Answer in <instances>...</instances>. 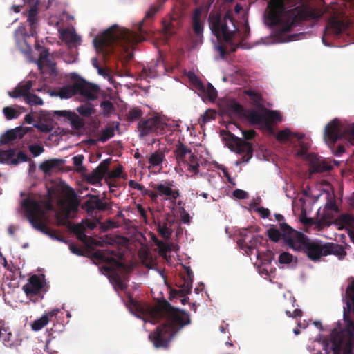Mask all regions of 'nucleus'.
<instances>
[{
  "instance_id": "obj_44",
  "label": "nucleus",
  "mask_w": 354,
  "mask_h": 354,
  "mask_svg": "<svg viewBox=\"0 0 354 354\" xmlns=\"http://www.w3.org/2000/svg\"><path fill=\"white\" fill-rule=\"evenodd\" d=\"M177 160H184L186 158H188L189 160V170L194 171L195 174L198 172L199 164L198 160L196 159L197 156H176Z\"/></svg>"
},
{
  "instance_id": "obj_16",
  "label": "nucleus",
  "mask_w": 354,
  "mask_h": 354,
  "mask_svg": "<svg viewBox=\"0 0 354 354\" xmlns=\"http://www.w3.org/2000/svg\"><path fill=\"white\" fill-rule=\"evenodd\" d=\"M185 274L182 275L181 281L178 285L180 289L172 290L171 292L174 297L181 298L180 301L183 305L186 304L189 301V297H186V295L191 292L194 278L193 272L189 267L185 268Z\"/></svg>"
},
{
  "instance_id": "obj_43",
  "label": "nucleus",
  "mask_w": 354,
  "mask_h": 354,
  "mask_svg": "<svg viewBox=\"0 0 354 354\" xmlns=\"http://www.w3.org/2000/svg\"><path fill=\"white\" fill-rule=\"evenodd\" d=\"M77 111L84 117H89L95 113V109L91 104H82L77 107Z\"/></svg>"
},
{
  "instance_id": "obj_56",
  "label": "nucleus",
  "mask_w": 354,
  "mask_h": 354,
  "mask_svg": "<svg viewBox=\"0 0 354 354\" xmlns=\"http://www.w3.org/2000/svg\"><path fill=\"white\" fill-rule=\"evenodd\" d=\"M165 156H149V163L151 166H159L163 162Z\"/></svg>"
},
{
  "instance_id": "obj_35",
  "label": "nucleus",
  "mask_w": 354,
  "mask_h": 354,
  "mask_svg": "<svg viewBox=\"0 0 354 354\" xmlns=\"http://www.w3.org/2000/svg\"><path fill=\"white\" fill-rule=\"evenodd\" d=\"M63 160L60 159H50L40 164L39 169L45 174H48L53 169L59 168Z\"/></svg>"
},
{
  "instance_id": "obj_34",
  "label": "nucleus",
  "mask_w": 354,
  "mask_h": 354,
  "mask_svg": "<svg viewBox=\"0 0 354 354\" xmlns=\"http://www.w3.org/2000/svg\"><path fill=\"white\" fill-rule=\"evenodd\" d=\"M197 87L198 91H201L210 101H214V100L216 98L217 91L210 83H208L207 86H205L200 82Z\"/></svg>"
},
{
  "instance_id": "obj_58",
  "label": "nucleus",
  "mask_w": 354,
  "mask_h": 354,
  "mask_svg": "<svg viewBox=\"0 0 354 354\" xmlns=\"http://www.w3.org/2000/svg\"><path fill=\"white\" fill-rule=\"evenodd\" d=\"M36 127L42 132L48 133L53 130V127L51 124L46 123H40L36 126Z\"/></svg>"
},
{
  "instance_id": "obj_63",
  "label": "nucleus",
  "mask_w": 354,
  "mask_h": 354,
  "mask_svg": "<svg viewBox=\"0 0 354 354\" xmlns=\"http://www.w3.org/2000/svg\"><path fill=\"white\" fill-rule=\"evenodd\" d=\"M216 48L217 51H218L221 58L225 59L227 55L225 46L222 44H219L218 46H216Z\"/></svg>"
},
{
  "instance_id": "obj_9",
  "label": "nucleus",
  "mask_w": 354,
  "mask_h": 354,
  "mask_svg": "<svg viewBox=\"0 0 354 354\" xmlns=\"http://www.w3.org/2000/svg\"><path fill=\"white\" fill-rule=\"evenodd\" d=\"M22 205L26 211L28 221L34 228L48 236L53 233V229L48 227L42 221L44 212L37 201L25 199L23 201Z\"/></svg>"
},
{
  "instance_id": "obj_20",
  "label": "nucleus",
  "mask_w": 354,
  "mask_h": 354,
  "mask_svg": "<svg viewBox=\"0 0 354 354\" xmlns=\"http://www.w3.org/2000/svg\"><path fill=\"white\" fill-rule=\"evenodd\" d=\"M111 162V158L104 160L96 169L93 170L91 173L84 175V178L86 182L91 185L100 183L105 177Z\"/></svg>"
},
{
  "instance_id": "obj_42",
  "label": "nucleus",
  "mask_w": 354,
  "mask_h": 354,
  "mask_svg": "<svg viewBox=\"0 0 354 354\" xmlns=\"http://www.w3.org/2000/svg\"><path fill=\"white\" fill-rule=\"evenodd\" d=\"M48 323V317L43 315L38 319L35 320L31 324V328L34 331H39L46 326Z\"/></svg>"
},
{
  "instance_id": "obj_52",
  "label": "nucleus",
  "mask_w": 354,
  "mask_h": 354,
  "mask_svg": "<svg viewBox=\"0 0 354 354\" xmlns=\"http://www.w3.org/2000/svg\"><path fill=\"white\" fill-rule=\"evenodd\" d=\"M342 224L352 227L354 225V217L350 214H343L339 217Z\"/></svg>"
},
{
  "instance_id": "obj_54",
  "label": "nucleus",
  "mask_w": 354,
  "mask_h": 354,
  "mask_svg": "<svg viewBox=\"0 0 354 354\" xmlns=\"http://www.w3.org/2000/svg\"><path fill=\"white\" fill-rule=\"evenodd\" d=\"M29 151L32 155H40L44 152V147L40 144H32L28 146Z\"/></svg>"
},
{
  "instance_id": "obj_3",
  "label": "nucleus",
  "mask_w": 354,
  "mask_h": 354,
  "mask_svg": "<svg viewBox=\"0 0 354 354\" xmlns=\"http://www.w3.org/2000/svg\"><path fill=\"white\" fill-rule=\"evenodd\" d=\"M153 321L165 319V323L158 326L149 335V339L156 348L165 347L173 336L183 326L190 323L189 315L184 310L173 307L167 301L162 300L148 309Z\"/></svg>"
},
{
  "instance_id": "obj_18",
  "label": "nucleus",
  "mask_w": 354,
  "mask_h": 354,
  "mask_svg": "<svg viewBox=\"0 0 354 354\" xmlns=\"http://www.w3.org/2000/svg\"><path fill=\"white\" fill-rule=\"evenodd\" d=\"M293 232H299L298 231L292 228L286 223L283 222L280 223V230L272 226L267 230V236L273 242L277 243L281 239L288 245L287 239L294 236Z\"/></svg>"
},
{
  "instance_id": "obj_30",
  "label": "nucleus",
  "mask_w": 354,
  "mask_h": 354,
  "mask_svg": "<svg viewBox=\"0 0 354 354\" xmlns=\"http://www.w3.org/2000/svg\"><path fill=\"white\" fill-rule=\"evenodd\" d=\"M122 172V167L120 165L116 166V167L112 170H109V167L108 168L107 173L105 176V181L108 185L111 192H113L114 191L113 187H116L115 184L112 182V180L120 178Z\"/></svg>"
},
{
  "instance_id": "obj_53",
  "label": "nucleus",
  "mask_w": 354,
  "mask_h": 354,
  "mask_svg": "<svg viewBox=\"0 0 354 354\" xmlns=\"http://www.w3.org/2000/svg\"><path fill=\"white\" fill-rule=\"evenodd\" d=\"M231 111L236 115H241L243 112V107L239 102L234 101L229 105Z\"/></svg>"
},
{
  "instance_id": "obj_23",
  "label": "nucleus",
  "mask_w": 354,
  "mask_h": 354,
  "mask_svg": "<svg viewBox=\"0 0 354 354\" xmlns=\"http://www.w3.org/2000/svg\"><path fill=\"white\" fill-rule=\"evenodd\" d=\"M42 288L43 283L40 277L34 274L29 277L28 283L23 286L22 289L27 297H32L37 295Z\"/></svg>"
},
{
  "instance_id": "obj_14",
  "label": "nucleus",
  "mask_w": 354,
  "mask_h": 354,
  "mask_svg": "<svg viewBox=\"0 0 354 354\" xmlns=\"http://www.w3.org/2000/svg\"><path fill=\"white\" fill-rule=\"evenodd\" d=\"M253 129L243 131V138H240L230 133V140L228 142L229 148L236 153H246L245 155H252L253 146L250 140L256 136Z\"/></svg>"
},
{
  "instance_id": "obj_36",
  "label": "nucleus",
  "mask_w": 354,
  "mask_h": 354,
  "mask_svg": "<svg viewBox=\"0 0 354 354\" xmlns=\"http://www.w3.org/2000/svg\"><path fill=\"white\" fill-rule=\"evenodd\" d=\"M30 156H0V163L17 165L20 162H28Z\"/></svg>"
},
{
  "instance_id": "obj_15",
  "label": "nucleus",
  "mask_w": 354,
  "mask_h": 354,
  "mask_svg": "<svg viewBox=\"0 0 354 354\" xmlns=\"http://www.w3.org/2000/svg\"><path fill=\"white\" fill-rule=\"evenodd\" d=\"M240 238L237 244L240 249L245 251L247 255L250 256L253 250L257 249L263 239L261 235H255L248 228L242 229L239 233Z\"/></svg>"
},
{
  "instance_id": "obj_19",
  "label": "nucleus",
  "mask_w": 354,
  "mask_h": 354,
  "mask_svg": "<svg viewBox=\"0 0 354 354\" xmlns=\"http://www.w3.org/2000/svg\"><path fill=\"white\" fill-rule=\"evenodd\" d=\"M76 87L78 88L77 94L88 100L97 99L100 91L97 84L88 82L82 77L77 79Z\"/></svg>"
},
{
  "instance_id": "obj_31",
  "label": "nucleus",
  "mask_w": 354,
  "mask_h": 354,
  "mask_svg": "<svg viewBox=\"0 0 354 354\" xmlns=\"http://www.w3.org/2000/svg\"><path fill=\"white\" fill-rule=\"evenodd\" d=\"M331 348L333 354H351L350 347L344 346L343 341L339 337H334L331 341Z\"/></svg>"
},
{
  "instance_id": "obj_62",
  "label": "nucleus",
  "mask_w": 354,
  "mask_h": 354,
  "mask_svg": "<svg viewBox=\"0 0 354 354\" xmlns=\"http://www.w3.org/2000/svg\"><path fill=\"white\" fill-rule=\"evenodd\" d=\"M129 185L131 188L136 189L140 191L142 193H143L145 189V187L142 184H140L133 180H129Z\"/></svg>"
},
{
  "instance_id": "obj_46",
  "label": "nucleus",
  "mask_w": 354,
  "mask_h": 354,
  "mask_svg": "<svg viewBox=\"0 0 354 354\" xmlns=\"http://www.w3.org/2000/svg\"><path fill=\"white\" fill-rule=\"evenodd\" d=\"M49 52L47 49H44L39 55V59L37 61V65L39 68H41L44 64L46 65L51 66L53 64L50 60L48 59Z\"/></svg>"
},
{
  "instance_id": "obj_48",
  "label": "nucleus",
  "mask_w": 354,
  "mask_h": 354,
  "mask_svg": "<svg viewBox=\"0 0 354 354\" xmlns=\"http://www.w3.org/2000/svg\"><path fill=\"white\" fill-rule=\"evenodd\" d=\"M3 113L7 120H12L18 118L19 115V112L11 106L4 107Z\"/></svg>"
},
{
  "instance_id": "obj_26",
  "label": "nucleus",
  "mask_w": 354,
  "mask_h": 354,
  "mask_svg": "<svg viewBox=\"0 0 354 354\" xmlns=\"http://www.w3.org/2000/svg\"><path fill=\"white\" fill-rule=\"evenodd\" d=\"M26 131L21 127L9 129L0 136V146L13 143L17 139H21Z\"/></svg>"
},
{
  "instance_id": "obj_25",
  "label": "nucleus",
  "mask_w": 354,
  "mask_h": 354,
  "mask_svg": "<svg viewBox=\"0 0 354 354\" xmlns=\"http://www.w3.org/2000/svg\"><path fill=\"white\" fill-rule=\"evenodd\" d=\"M348 27V24L346 22L333 18L328 21L325 31L326 34L337 37L340 35Z\"/></svg>"
},
{
  "instance_id": "obj_6",
  "label": "nucleus",
  "mask_w": 354,
  "mask_h": 354,
  "mask_svg": "<svg viewBox=\"0 0 354 354\" xmlns=\"http://www.w3.org/2000/svg\"><path fill=\"white\" fill-rule=\"evenodd\" d=\"M292 238L287 239L288 246L295 251L304 252L312 261H317L321 257L328 255L325 244L312 241L302 232H293Z\"/></svg>"
},
{
  "instance_id": "obj_60",
  "label": "nucleus",
  "mask_w": 354,
  "mask_h": 354,
  "mask_svg": "<svg viewBox=\"0 0 354 354\" xmlns=\"http://www.w3.org/2000/svg\"><path fill=\"white\" fill-rule=\"evenodd\" d=\"M129 304L131 307L135 308L138 311H143V308L142 305L139 304L137 301L134 300L132 297H130L129 299Z\"/></svg>"
},
{
  "instance_id": "obj_39",
  "label": "nucleus",
  "mask_w": 354,
  "mask_h": 354,
  "mask_svg": "<svg viewBox=\"0 0 354 354\" xmlns=\"http://www.w3.org/2000/svg\"><path fill=\"white\" fill-rule=\"evenodd\" d=\"M158 232L159 234L164 239H168L170 238L172 234V230L168 227L167 223L158 222L157 224Z\"/></svg>"
},
{
  "instance_id": "obj_24",
  "label": "nucleus",
  "mask_w": 354,
  "mask_h": 354,
  "mask_svg": "<svg viewBox=\"0 0 354 354\" xmlns=\"http://www.w3.org/2000/svg\"><path fill=\"white\" fill-rule=\"evenodd\" d=\"M151 187L156 189L159 196H165L168 198L176 201L179 196L180 193L178 189H172V184L169 181H165V183L151 184Z\"/></svg>"
},
{
  "instance_id": "obj_64",
  "label": "nucleus",
  "mask_w": 354,
  "mask_h": 354,
  "mask_svg": "<svg viewBox=\"0 0 354 354\" xmlns=\"http://www.w3.org/2000/svg\"><path fill=\"white\" fill-rule=\"evenodd\" d=\"M257 211L260 214L263 218H268L270 214V210L268 208H265L263 207H258Z\"/></svg>"
},
{
  "instance_id": "obj_4",
  "label": "nucleus",
  "mask_w": 354,
  "mask_h": 354,
  "mask_svg": "<svg viewBox=\"0 0 354 354\" xmlns=\"http://www.w3.org/2000/svg\"><path fill=\"white\" fill-rule=\"evenodd\" d=\"M324 140L334 155L346 152V147L354 146V123L346 124L333 119L325 127Z\"/></svg>"
},
{
  "instance_id": "obj_10",
  "label": "nucleus",
  "mask_w": 354,
  "mask_h": 354,
  "mask_svg": "<svg viewBox=\"0 0 354 354\" xmlns=\"http://www.w3.org/2000/svg\"><path fill=\"white\" fill-rule=\"evenodd\" d=\"M346 304L343 312L344 326L342 333L346 337L352 339L354 337V280L346 288Z\"/></svg>"
},
{
  "instance_id": "obj_17",
  "label": "nucleus",
  "mask_w": 354,
  "mask_h": 354,
  "mask_svg": "<svg viewBox=\"0 0 354 354\" xmlns=\"http://www.w3.org/2000/svg\"><path fill=\"white\" fill-rule=\"evenodd\" d=\"M82 207L91 217H97L98 213L111 209L109 203L103 201L98 196L91 194L87 196V199Z\"/></svg>"
},
{
  "instance_id": "obj_22",
  "label": "nucleus",
  "mask_w": 354,
  "mask_h": 354,
  "mask_svg": "<svg viewBox=\"0 0 354 354\" xmlns=\"http://www.w3.org/2000/svg\"><path fill=\"white\" fill-rule=\"evenodd\" d=\"M309 161V171L310 174L322 173L333 169L332 165L326 160L319 156H304Z\"/></svg>"
},
{
  "instance_id": "obj_61",
  "label": "nucleus",
  "mask_w": 354,
  "mask_h": 354,
  "mask_svg": "<svg viewBox=\"0 0 354 354\" xmlns=\"http://www.w3.org/2000/svg\"><path fill=\"white\" fill-rule=\"evenodd\" d=\"M69 249L72 253H73L76 255H78V256L84 255V251L74 243H71L69 245Z\"/></svg>"
},
{
  "instance_id": "obj_5",
  "label": "nucleus",
  "mask_w": 354,
  "mask_h": 354,
  "mask_svg": "<svg viewBox=\"0 0 354 354\" xmlns=\"http://www.w3.org/2000/svg\"><path fill=\"white\" fill-rule=\"evenodd\" d=\"M209 26L218 41H225L227 44H233V39L239 31L232 13L227 11L223 16L221 13L211 12L208 17Z\"/></svg>"
},
{
  "instance_id": "obj_49",
  "label": "nucleus",
  "mask_w": 354,
  "mask_h": 354,
  "mask_svg": "<svg viewBox=\"0 0 354 354\" xmlns=\"http://www.w3.org/2000/svg\"><path fill=\"white\" fill-rule=\"evenodd\" d=\"M114 128L113 127H107L102 130V135L100 136L101 141H106L114 136Z\"/></svg>"
},
{
  "instance_id": "obj_1",
  "label": "nucleus",
  "mask_w": 354,
  "mask_h": 354,
  "mask_svg": "<svg viewBox=\"0 0 354 354\" xmlns=\"http://www.w3.org/2000/svg\"><path fill=\"white\" fill-rule=\"evenodd\" d=\"M160 6L151 5L147 11L145 17L139 23L138 30L139 33L127 28H122L113 25L102 34L93 39V45L96 51L102 54L106 58L114 52L115 46H120L127 51L130 48L145 40V35L147 34L148 26L152 23L155 15L159 11Z\"/></svg>"
},
{
  "instance_id": "obj_47",
  "label": "nucleus",
  "mask_w": 354,
  "mask_h": 354,
  "mask_svg": "<svg viewBox=\"0 0 354 354\" xmlns=\"http://www.w3.org/2000/svg\"><path fill=\"white\" fill-rule=\"evenodd\" d=\"M26 103L30 105H42L44 104V102L41 98H40L39 96H37L35 94L31 93L30 92V94L26 97L25 100Z\"/></svg>"
},
{
  "instance_id": "obj_45",
  "label": "nucleus",
  "mask_w": 354,
  "mask_h": 354,
  "mask_svg": "<svg viewBox=\"0 0 354 354\" xmlns=\"http://www.w3.org/2000/svg\"><path fill=\"white\" fill-rule=\"evenodd\" d=\"M5 329L6 330V332H3V337L1 339H3V344L5 346L12 347L15 344L14 336L8 327H6Z\"/></svg>"
},
{
  "instance_id": "obj_7",
  "label": "nucleus",
  "mask_w": 354,
  "mask_h": 354,
  "mask_svg": "<svg viewBox=\"0 0 354 354\" xmlns=\"http://www.w3.org/2000/svg\"><path fill=\"white\" fill-rule=\"evenodd\" d=\"M276 138L279 142L292 145L295 149L294 155H317L310 151L311 140L302 133H292L286 129L279 131Z\"/></svg>"
},
{
  "instance_id": "obj_21",
  "label": "nucleus",
  "mask_w": 354,
  "mask_h": 354,
  "mask_svg": "<svg viewBox=\"0 0 354 354\" xmlns=\"http://www.w3.org/2000/svg\"><path fill=\"white\" fill-rule=\"evenodd\" d=\"M50 115L53 117H57L58 118H63L64 122L71 123L73 128L75 129H80L84 125V122L77 114L75 112L69 111H54Z\"/></svg>"
},
{
  "instance_id": "obj_11",
  "label": "nucleus",
  "mask_w": 354,
  "mask_h": 354,
  "mask_svg": "<svg viewBox=\"0 0 354 354\" xmlns=\"http://www.w3.org/2000/svg\"><path fill=\"white\" fill-rule=\"evenodd\" d=\"M247 118L252 124L260 125L268 131H272L274 123L282 120V115L279 111L267 109H264L261 112L255 109L248 110Z\"/></svg>"
},
{
  "instance_id": "obj_32",
  "label": "nucleus",
  "mask_w": 354,
  "mask_h": 354,
  "mask_svg": "<svg viewBox=\"0 0 354 354\" xmlns=\"http://www.w3.org/2000/svg\"><path fill=\"white\" fill-rule=\"evenodd\" d=\"M27 21L30 26V34L33 35L38 24V9L37 6H32L29 9Z\"/></svg>"
},
{
  "instance_id": "obj_40",
  "label": "nucleus",
  "mask_w": 354,
  "mask_h": 354,
  "mask_svg": "<svg viewBox=\"0 0 354 354\" xmlns=\"http://www.w3.org/2000/svg\"><path fill=\"white\" fill-rule=\"evenodd\" d=\"M279 262L280 264H290L294 262L295 266L297 263V259L289 252H283L279 256Z\"/></svg>"
},
{
  "instance_id": "obj_41",
  "label": "nucleus",
  "mask_w": 354,
  "mask_h": 354,
  "mask_svg": "<svg viewBox=\"0 0 354 354\" xmlns=\"http://www.w3.org/2000/svg\"><path fill=\"white\" fill-rule=\"evenodd\" d=\"M143 112L138 107L131 109L127 114V120L129 122H134L142 117Z\"/></svg>"
},
{
  "instance_id": "obj_8",
  "label": "nucleus",
  "mask_w": 354,
  "mask_h": 354,
  "mask_svg": "<svg viewBox=\"0 0 354 354\" xmlns=\"http://www.w3.org/2000/svg\"><path fill=\"white\" fill-rule=\"evenodd\" d=\"M22 205L26 211L28 221L34 228L48 236L53 233V229L48 227L42 221L44 212L37 201L25 199L23 201Z\"/></svg>"
},
{
  "instance_id": "obj_33",
  "label": "nucleus",
  "mask_w": 354,
  "mask_h": 354,
  "mask_svg": "<svg viewBox=\"0 0 354 354\" xmlns=\"http://www.w3.org/2000/svg\"><path fill=\"white\" fill-rule=\"evenodd\" d=\"M77 86V81L73 84L64 86L59 88L57 95L62 99H68L75 95H77L78 88Z\"/></svg>"
},
{
  "instance_id": "obj_2",
  "label": "nucleus",
  "mask_w": 354,
  "mask_h": 354,
  "mask_svg": "<svg viewBox=\"0 0 354 354\" xmlns=\"http://www.w3.org/2000/svg\"><path fill=\"white\" fill-rule=\"evenodd\" d=\"M300 2L301 0H271L268 19L272 26H280L276 31L277 36L291 32L305 21L319 19L324 15L322 10L308 4L297 6Z\"/></svg>"
},
{
  "instance_id": "obj_13",
  "label": "nucleus",
  "mask_w": 354,
  "mask_h": 354,
  "mask_svg": "<svg viewBox=\"0 0 354 354\" xmlns=\"http://www.w3.org/2000/svg\"><path fill=\"white\" fill-rule=\"evenodd\" d=\"M168 125L163 120L154 115L147 119L142 118L138 124V131L140 136H147L153 134H163L168 129Z\"/></svg>"
},
{
  "instance_id": "obj_28",
  "label": "nucleus",
  "mask_w": 354,
  "mask_h": 354,
  "mask_svg": "<svg viewBox=\"0 0 354 354\" xmlns=\"http://www.w3.org/2000/svg\"><path fill=\"white\" fill-rule=\"evenodd\" d=\"M202 10L201 8H196L192 16V28L196 36L201 38L203 37L204 24L201 20Z\"/></svg>"
},
{
  "instance_id": "obj_12",
  "label": "nucleus",
  "mask_w": 354,
  "mask_h": 354,
  "mask_svg": "<svg viewBox=\"0 0 354 354\" xmlns=\"http://www.w3.org/2000/svg\"><path fill=\"white\" fill-rule=\"evenodd\" d=\"M117 256V252L111 250H98L93 254V258L96 260L109 264L104 266L103 268L111 274L110 281L114 286L118 283V281L122 279L115 269L121 267V263L115 259Z\"/></svg>"
},
{
  "instance_id": "obj_37",
  "label": "nucleus",
  "mask_w": 354,
  "mask_h": 354,
  "mask_svg": "<svg viewBox=\"0 0 354 354\" xmlns=\"http://www.w3.org/2000/svg\"><path fill=\"white\" fill-rule=\"evenodd\" d=\"M326 247L328 250V254H333L339 257H344L346 254L344 248L340 245L328 243H326Z\"/></svg>"
},
{
  "instance_id": "obj_29",
  "label": "nucleus",
  "mask_w": 354,
  "mask_h": 354,
  "mask_svg": "<svg viewBox=\"0 0 354 354\" xmlns=\"http://www.w3.org/2000/svg\"><path fill=\"white\" fill-rule=\"evenodd\" d=\"M59 32L60 39L66 44L78 45L81 44V37L77 35L75 31L71 30L69 29H63L60 30Z\"/></svg>"
},
{
  "instance_id": "obj_51",
  "label": "nucleus",
  "mask_w": 354,
  "mask_h": 354,
  "mask_svg": "<svg viewBox=\"0 0 354 354\" xmlns=\"http://www.w3.org/2000/svg\"><path fill=\"white\" fill-rule=\"evenodd\" d=\"M100 106L105 115L109 114L114 111V106L113 103L109 100L102 101L100 104Z\"/></svg>"
},
{
  "instance_id": "obj_55",
  "label": "nucleus",
  "mask_w": 354,
  "mask_h": 354,
  "mask_svg": "<svg viewBox=\"0 0 354 354\" xmlns=\"http://www.w3.org/2000/svg\"><path fill=\"white\" fill-rule=\"evenodd\" d=\"M73 163L77 167L76 171L77 172H82L85 170V168L82 166V161L84 156H73Z\"/></svg>"
},
{
  "instance_id": "obj_57",
  "label": "nucleus",
  "mask_w": 354,
  "mask_h": 354,
  "mask_svg": "<svg viewBox=\"0 0 354 354\" xmlns=\"http://www.w3.org/2000/svg\"><path fill=\"white\" fill-rule=\"evenodd\" d=\"M233 196L238 199H245L248 197V194L244 190L236 189L233 191Z\"/></svg>"
},
{
  "instance_id": "obj_27",
  "label": "nucleus",
  "mask_w": 354,
  "mask_h": 354,
  "mask_svg": "<svg viewBox=\"0 0 354 354\" xmlns=\"http://www.w3.org/2000/svg\"><path fill=\"white\" fill-rule=\"evenodd\" d=\"M32 87V82L28 80L25 82L19 83L14 89L8 92V95L12 98L26 97L30 94V91Z\"/></svg>"
},
{
  "instance_id": "obj_59",
  "label": "nucleus",
  "mask_w": 354,
  "mask_h": 354,
  "mask_svg": "<svg viewBox=\"0 0 354 354\" xmlns=\"http://www.w3.org/2000/svg\"><path fill=\"white\" fill-rule=\"evenodd\" d=\"M84 229L81 225H77L74 229V232L76 233L77 238L80 240H83L86 237L84 232Z\"/></svg>"
},
{
  "instance_id": "obj_38",
  "label": "nucleus",
  "mask_w": 354,
  "mask_h": 354,
  "mask_svg": "<svg viewBox=\"0 0 354 354\" xmlns=\"http://www.w3.org/2000/svg\"><path fill=\"white\" fill-rule=\"evenodd\" d=\"M244 93L249 97L254 105L259 106L261 104L263 97L259 92L253 89H248L244 91Z\"/></svg>"
},
{
  "instance_id": "obj_50",
  "label": "nucleus",
  "mask_w": 354,
  "mask_h": 354,
  "mask_svg": "<svg viewBox=\"0 0 354 354\" xmlns=\"http://www.w3.org/2000/svg\"><path fill=\"white\" fill-rule=\"evenodd\" d=\"M214 112L206 111L200 118L199 122L201 126L205 124L207 122H209L211 120L214 118Z\"/></svg>"
}]
</instances>
